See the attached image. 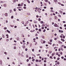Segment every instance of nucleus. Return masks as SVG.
Listing matches in <instances>:
<instances>
[{"label": "nucleus", "mask_w": 66, "mask_h": 66, "mask_svg": "<svg viewBox=\"0 0 66 66\" xmlns=\"http://www.w3.org/2000/svg\"><path fill=\"white\" fill-rule=\"evenodd\" d=\"M36 62H38V60L36 59Z\"/></svg>", "instance_id": "obj_18"}, {"label": "nucleus", "mask_w": 66, "mask_h": 66, "mask_svg": "<svg viewBox=\"0 0 66 66\" xmlns=\"http://www.w3.org/2000/svg\"><path fill=\"white\" fill-rule=\"evenodd\" d=\"M23 24H24V22L23 21H22L21 22Z\"/></svg>", "instance_id": "obj_31"}, {"label": "nucleus", "mask_w": 66, "mask_h": 66, "mask_svg": "<svg viewBox=\"0 0 66 66\" xmlns=\"http://www.w3.org/2000/svg\"><path fill=\"white\" fill-rule=\"evenodd\" d=\"M39 32H41V29L40 28L39 29Z\"/></svg>", "instance_id": "obj_14"}, {"label": "nucleus", "mask_w": 66, "mask_h": 66, "mask_svg": "<svg viewBox=\"0 0 66 66\" xmlns=\"http://www.w3.org/2000/svg\"><path fill=\"white\" fill-rule=\"evenodd\" d=\"M54 1H55V2H58V1L57 0H54Z\"/></svg>", "instance_id": "obj_16"}, {"label": "nucleus", "mask_w": 66, "mask_h": 66, "mask_svg": "<svg viewBox=\"0 0 66 66\" xmlns=\"http://www.w3.org/2000/svg\"><path fill=\"white\" fill-rule=\"evenodd\" d=\"M2 61H0V64H1V65L2 64Z\"/></svg>", "instance_id": "obj_7"}, {"label": "nucleus", "mask_w": 66, "mask_h": 66, "mask_svg": "<svg viewBox=\"0 0 66 66\" xmlns=\"http://www.w3.org/2000/svg\"><path fill=\"white\" fill-rule=\"evenodd\" d=\"M60 29H62V27H60Z\"/></svg>", "instance_id": "obj_61"}, {"label": "nucleus", "mask_w": 66, "mask_h": 66, "mask_svg": "<svg viewBox=\"0 0 66 66\" xmlns=\"http://www.w3.org/2000/svg\"><path fill=\"white\" fill-rule=\"evenodd\" d=\"M32 45V43L30 44V47H31Z\"/></svg>", "instance_id": "obj_36"}, {"label": "nucleus", "mask_w": 66, "mask_h": 66, "mask_svg": "<svg viewBox=\"0 0 66 66\" xmlns=\"http://www.w3.org/2000/svg\"><path fill=\"white\" fill-rule=\"evenodd\" d=\"M57 3L59 4H60V5H61V3L60 2H58Z\"/></svg>", "instance_id": "obj_28"}, {"label": "nucleus", "mask_w": 66, "mask_h": 66, "mask_svg": "<svg viewBox=\"0 0 66 66\" xmlns=\"http://www.w3.org/2000/svg\"><path fill=\"white\" fill-rule=\"evenodd\" d=\"M7 32H8V33H11V32H10V31L9 30H7Z\"/></svg>", "instance_id": "obj_2"}, {"label": "nucleus", "mask_w": 66, "mask_h": 66, "mask_svg": "<svg viewBox=\"0 0 66 66\" xmlns=\"http://www.w3.org/2000/svg\"><path fill=\"white\" fill-rule=\"evenodd\" d=\"M46 31V30L45 29H44L43 31V32H45Z\"/></svg>", "instance_id": "obj_30"}, {"label": "nucleus", "mask_w": 66, "mask_h": 66, "mask_svg": "<svg viewBox=\"0 0 66 66\" xmlns=\"http://www.w3.org/2000/svg\"><path fill=\"white\" fill-rule=\"evenodd\" d=\"M32 51L33 52H34V49H32Z\"/></svg>", "instance_id": "obj_42"}, {"label": "nucleus", "mask_w": 66, "mask_h": 66, "mask_svg": "<svg viewBox=\"0 0 66 66\" xmlns=\"http://www.w3.org/2000/svg\"><path fill=\"white\" fill-rule=\"evenodd\" d=\"M14 49H16V47L15 46H14Z\"/></svg>", "instance_id": "obj_20"}, {"label": "nucleus", "mask_w": 66, "mask_h": 66, "mask_svg": "<svg viewBox=\"0 0 66 66\" xmlns=\"http://www.w3.org/2000/svg\"><path fill=\"white\" fill-rule=\"evenodd\" d=\"M42 37L43 38H45V37H44V36H42Z\"/></svg>", "instance_id": "obj_41"}, {"label": "nucleus", "mask_w": 66, "mask_h": 66, "mask_svg": "<svg viewBox=\"0 0 66 66\" xmlns=\"http://www.w3.org/2000/svg\"><path fill=\"white\" fill-rule=\"evenodd\" d=\"M60 37H61V38H63V36H60Z\"/></svg>", "instance_id": "obj_52"}, {"label": "nucleus", "mask_w": 66, "mask_h": 66, "mask_svg": "<svg viewBox=\"0 0 66 66\" xmlns=\"http://www.w3.org/2000/svg\"><path fill=\"white\" fill-rule=\"evenodd\" d=\"M63 47H64V48H66V46L64 45Z\"/></svg>", "instance_id": "obj_57"}, {"label": "nucleus", "mask_w": 66, "mask_h": 66, "mask_svg": "<svg viewBox=\"0 0 66 66\" xmlns=\"http://www.w3.org/2000/svg\"><path fill=\"white\" fill-rule=\"evenodd\" d=\"M64 61H66V59L65 58H64Z\"/></svg>", "instance_id": "obj_63"}, {"label": "nucleus", "mask_w": 66, "mask_h": 66, "mask_svg": "<svg viewBox=\"0 0 66 66\" xmlns=\"http://www.w3.org/2000/svg\"><path fill=\"white\" fill-rule=\"evenodd\" d=\"M13 10L14 11V12H15L16 11V9L14 8L13 9Z\"/></svg>", "instance_id": "obj_34"}, {"label": "nucleus", "mask_w": 66, "mask_h": 66, "mask_svg": "<svg viewBox=\"0 0 66 66\" xmlns=\"http://www.w3.org/2000/svg\"><path fill=\"white\" fill-rule=\"evenodd\" d=\"M18 6H21V5H20V4H18Z\"/></svg>", "instance_id": "obj_8"}, {"label": "nucleus", "mask_w": 66, "mask_h": 66, "mask_svg": "<svg viewBox=\"0 0 66 66\" xmlns=\"http://www.w3.org/2000/svg\"><path fill=\"white\" fill-rule=\"evenodd\" d=\"M14 28H17V26H15L14 27Z\"/></svg>", "instance_id": "obj_64"}, {"label": "nucleus", "mask_w": 66, "mask_h": 66, "mask_svg": "<svg viewBox=\"0 0 66 66\" xmlns=\"http://www.w3.org/2000/svg\"><path fill=\"white\" fill-rule=\"evenodd\" d=\"M35 36H37V34H36V35H35Z\"/></svg>", "instance_id": "obj_62"}, {"label": "nucleus", "mask_w": 66, "mask_h": 66, "mask_svg": "<svg viewBox=\"0 0 66 66\" xmlns=\"http://www.w3.org/2000/svg\"><path fill=\"white\" fill-rule=\"evenodd\" d=\"M27 14L28 15H30V13H27Z\"/></svg>", "instance_id": "obj_13"}, {"label": "nucleus", "mask_w": 66, "mask_h": 66, "mask_svg": "<svg viewBox=\"0 0 66 66\" xmlns=\"http://www.w3.org/2000/svg\"><path fill=\"white\" fill-rule=\"evenodd\" d=\"M46 62H47V61L46 60L44 61V63H46Z\"/></svg>", "instance_id": "obj_43"}, {"label": "nucleus", "mask_w": 66, "mask_h": 66, "mask_svg": "<svg viewBox=\"0 0 66 66\" xmlns=\"http://www.w3.org/2000/svg\"><path fill=\"white\" fill-rule=\"evenodd\" d=\"M16 1V0H13V2H15Z\"/></svg>", "instance_id": "obj_59"}, {"label": "nucleus", "mask_w": 66, "mask_h": 66, "mask_svg": "<svg viewBox=\"0 0 66 66\" xmlns=\"http://www.w3.org/2000/svg\"><path fill=\"white\" fill-rule=\"evenodd\" d=\"M56 18H57V17L55 16V19H56Z\"/></svg>", "instance_id": "obj_33"}, {"label": "nucleus", "mask_w": 66, "mask_h": 66, "mask_svg": "<svg viewBox=\"0 0 66 66\" xmlns=\"http://www.w3.org/2000/svg\"><path fill=\"white\" fill-rule=\"evenodd\" d=\"M60 13H61V14H62V13H63V11H60Z\"/></svg>", "instance_id": "obj_51"}, {"label": "nucleus", "mask_w": 66, "mask_h": 66, "mask_svg": "<svg viewBox=\"0 0 66 66\" xmlns=\"http://www.w3.org/2000/svg\"><path fill=\"white\" fill-rule=\"evenodd\" d=\"M65 38V36H63V38Z\"/></svg>", "instance_id": "obj_40"}, {"label": "nucleus", "mask_w": 66, "mask_h": 66, "mask_svg": "<svg viewBox=\"0 0 66 66\" xmlns=\"http://www.w3.org/2000/svg\"><path fill=\"white\" fill-rule=\"evenodd\" d=\"M58 16H59V17H61V15L60 14L58 15Z\"/></svg>", "instance_id": "obj_17"}, {"label": "nucleus", "mask_w": 66, "mask_h": 66, "mask_svg": "<svg viewBox=\"0 0 66 66\" xmlns=\"http://www.w3.org/2000/svg\"><path fill=\"white\" fill-rule=\"evenodd\" d=\"M14 18V16H12L11 17V19H13V18Z\"/></svg>", "instance_id": "obj_24"}, {"label": "nucleus", "mask_w": 66, "mask_h": 66, "mask_svg": "<svg viewBox=\"0 0 66 66\" xmlns=\"http://www.w3.org/2000/svg\"><path fill=\"white\" fill-rule=\"evenodd\" d=\"M59 54V53H58V52H57L56 53V55H58Z\"/></svg>", "instance_id": "obj_45"}, {"label": "nucleus", "mask_w": 66, "mask_h": 66, "mask_svg": "<svg viewBox=\"0 0 66 66\" xmlns=\"http://www.w3.org/2000/svg\"><path fill=\"white\" fill-rule=\"evenodd\" d=\"M63 23H65V22H66L65 21H63Z\"/></svg>", "instance_id": "obj_60"}, {"label": "nucleus", "mask_w": 66, "mask_h": 66, "mask_svg": "<svg viewBox=\"0 0 66 66\" xmlns=\"http://www.w3.org/2000/svg\"><path fill=\"white\" fill-rule=\"evenodd\" d=\"M56 23H55L54 24V26L55 27H56Z\"/></svg>", "instance_id": "obj_5"}, {"label": "nucleus", "mask_w": 66, "mask_h": 66, "mask_svg": "<svg viewBox=\"0 0 66 66\" xmlns=\"http://www.w3.org/2000/svg\"><path fill=\"white\" fill-rule=\"evenodd\" d=\"M63 15H65V12H63Z\"/></svg>", "instance_id": "obj_56"}, {"label": "nucleus", "mask_w": 66, "mask_h": 66, "mask_svg": "<svg viewBox=\"0 0 66 66\" xmlns=\"http://www.w3.org/2000/svg\"><path fill=\"white\" fill-rule=\"evenodd\" d=\"M50 42H51V43H52V39H51L50 40Z\"/></svg>", "instance_id": "obj_21"}, {"label": "nucleus", "mask_w": 66, "mask_h": 66, "mask_svg": "<svg viewBox=\"0 0 66 66\" xmlns=\"http://www.w3.org/2000/svg\"><path fill=\"white\" fill-rule=\"evenodd\" d=\"M45 43H46V41H44L43 42V44H45Z\"/></svg>", "instance_id": "obj_32"}, {"label": "nucleus", "mask_w": 66, "mask_h": 66, "mask_svg": "<svg viewBox=\"0 0 66 66\" xmlns=\"http://www.w3.org/2000/svg\"><path fill=\"white\" fill-rule=\"evenodd\" d=\"M38 20L39 21H40V20H41V19H40V18H39V19H38Z\"/></svg>", "instance_id": "obj_12"}, {"label": "nucleus", "mask_w": 66, "mask_h": 66, "mask_svg": "<svg viewBox=\"0 0 66 66\" xmlns=\"http://www.w3.org/2000/svg\"><path fill=\"white\" fill-rule=\"evenodd\" d=\"M40 22V23H44V22H43V21H42Z\"/></svg>", "instance_id": "obj_11"}, {"label": "nucleus", "mask_w": 66, "mask_h": 66, "mask_svg": "<svg viewBox=\"0 0 66 66\" xmlns=\"http://www.w3.org/2000/svg\"><path fill=\"white\" fill-rule=\"evenodd\" d=\"M50 59H53L52 56H50Z\"/></svg>", "instance_id": "obj_25"}, {"label": "nucleus", "mask_w": 66, "mask_h": 66, "mask_svg": "<svg viewBox=\"0 0 66 66\" xmlns=\"http://www.w3.org/2000/svg\"><path fill=\"white\" fill-rule=\"evenodd\" d=\"M12 64H14V65H15V62H13Z\"/></svg>", "instance_id": "obj_39"}, {"label": "nucleus", "mask_w": 66, "mask_h": 66, "mask_svg": "<svg viewBox=\"0 0 66 66\" xmlns=\"http://www.w3.org/2000/svg\"><path fill=\"white\" fill-rule=\"evenodd\" d=\"M4 54H7V53H6V52H4Z\"/></svg>", "instance_id": "obj_46"}, {"label": "nucleus", "mask_w": 66, "mask_h": 66, "mask_svg": "<svg viewBox=\"0 0 66 66\" xmlns=\"http://www.w3.org/2000/svg\"><path fill=\"white\" fill-rule=\"evenodd\" d=\"M28 23H29V21H27L26 22V24H28Z\"/></svg>", "instance_id": "obj_29"}, {"label": "nucleus", "mask_w": 66, "mask_h": 66, "mask_svg": "<svg viewBox=\"0 0 66 66\" xmlns=\"http://www.w3.org/2000/svg\"><path fill=\"white\" fill-rule=\"evenodd\" d=\"M2 37L3 38H4L5 37H4V35L2 34Z\"/></svg>", "instance_id": "obj_15"}, {"label": "nucleus", "mask_w": 66, "mask_h": 66, "mask_svg": "<svg viewBox=\"0 0 66 66\" xmlns=\"http://www.w3.org/2000/svg\"><path fill=\"white\" fill-rule=\"evenodd\" d=\"M38 62H39V63H40V62H41V60H39V61H38Z\"/></svg>", "instance_id": "obj_53"}, {"label": "nucleus", "mask_w": 66, "mask_h": 66, "mask_svg": "<svg viewBox=\"0 0 66 66\" xmlns=\"http://www.w3.org/2000/svg\"><path fill=\"white\" fill-rule=\"evenodd\" d=\"M29 59H27L26 60V61L28 62H29Z\"/></svg>", "instance_id": "obj_54"}, {"label": "nucleus", "mask_w": 66, "mask_h": 66, "mask_svg": "<svg viewBox=\"0 0 66 66\" xmlns=\"http://www.w3.org/2000/svg\"><path fill=\"white\" fill-rule=\"evenodd\" d=\"M54 53H53L52 54V55H53V56L54 55Z\"/></svg>", "instance_id": "obj_38"}, {"label": "nucleus", "mask_w": 66, "mask_h": 66, "mask_svg": "<svg viewBox=\"0 0 66 66\" xmlns=\"http://www.w3.org/2000/svg\"><path fill=\"white\" fill-rule=\"evenodd\" d=\"M61 40H62V42H63L65 41V40H64V39H61Z\"/></svg>", "instance_id": "obj_3"}, {"label": "nucleus", "mask_w": 66, "mask_h": 66, "mask_svg": "<svg viewBox=\"0 0 66 66\" xmlns=\"http://www.w3.org/2000/svg\"><path fill=\"white\" fill-rule=\"evenodd\" d=\"M27 1L28 3H30V2L29 1V0H27Z\"/></svg>", "instance_id": "obj_4"}, {"label": "nucleus", "mask_w": 66, "mask_h": 66, "mask_svg": "<svg viewBox=\"0 0 66 66\" xmlns=\"http://www.w3.org/2000/svg\"><path fill=\"white\" fill-rule=\"evenodd\" d=\"M53 7H51L50 8L51 10H53Z\"/></svg>", "instance_id": "obj_35"}, {"label": "nucleus", "mask_w": 66, "mask_h": 66, "mask_svg": "<svg viewBox=\"0 0 66 66\" xmlns=\"http://www.w3.org/2000/svg\"><path fill=\"white\" fill-rule=\"evenodd\" d=\"M6 40L7 42H9V40L8 39H7Z\"/></svg>", "instance_id": "obj_37"}, {"label": "nucleus", "mask_w": 66, "mask_h": 66, "mask_svg": "<svg viewBox=\"0 0 66 66\" xmlns=\"http://www.w3.org/2000/svg\"><path fill=\"white\" fill-rule=\"evenodd\" d=\"M4 15L5 16H6V17H7V13H5V14Z\"/></svg>", "instance_id": "obj_1"}, {"label": "nucleus", "mask_w": 66, "mask_h": 66, "mask_svg": "<svg viewBox=\"0 0 66 66\" xmlns=\"http://www.w3.org/2000/svg\"><path fill=\"white\" fill-rule=\"evenodd\" d=\"M59 32H60V33H61V30H59Z\"/></svg>", "instance_id": "obj_50"}, {"label": "nucleus", "mask_w": 66, "mask_h": 66, "mask_svg": "<svg viewBox=\"0 0 66 66\" xmlns=\"http://www.w3.org/2000/svg\"><path fill=\"white\" fill-rule=\"evenodd\" d=\"M52 52V51H49V53H51Z\"/></svg>", "instance_id": "obj_23"}, {"label": "nucleus", "mask_w": 66, "mask_h": 66, "mask_svg": "<svg viewBox=\"0 0 66 66\" xmlns=\"http://www.w3.org/2000/svg\"><path fill=\"white\" fill-rule=\"evenodd\" d=\"M23 8L24 9H26V7H23Z\"/></svg>", "instance_id": "obj_47"}, {"label": "nucleus", "mask_w": 66, "mask_h": 66, "mask_svg": "<svg viewBox=\"0 0 66 66\" xmlns=\"http://www.w3.org/2000/svg\"><path fill=\"white\" fill-rule=\"evenodd\" d=\"M4 7H6V4H4Z\"/></svg>", "instance_id": "obj_6"}, {"label": "nucleus", "mask_w": 66, "mask_h": 66, "mask_svg": "<svg viewBox=\"0 0 66 66\" xmlns=\"http://www.w3.org/2000/svg\"><path fill=\"white\" fill-rule=\"evenodd\" d=\"M61 58L62 59H64V57L63 56H62L61 57Z\"/></svg>", "instance_id": "obj_44"}, {"label": "nucleus", "mask_w": 66, "mask_h": 66, "mask_svg": "<svg viewBox=\"0 0 66 66\" xmlns=\"http://www.w3.org/2000/svg\"><path fill=\"white\" fill-rule=\"evenodd\" d=\"M57 64L58 65H59V64H60V62H57Z\"/></svg>", "instance_id": "obj_27"}, {"label": "nucleus", "mask_w": 66, "mask_h": 66, "mask_svg": "<svg viewBox=\"0 0 66 66\" xmlns=\"http://www.w3.org/2000/svg\"><path fill=\"white\" fill-rule=\"evenodd\" d=\"M44 9H46L47 8V7L46 6L44 7Z\"/></svg>", "instance_id": "obj_48"}, {"label": "nucleus", "mask_w": 66, "mask_h": 66, "mask_svg": "<svg viewBox=\"0 0 66 66\" xmlns=\"http://www.w3.org/2000/svg\"><path fill=\"white\" fill-rule=\"evenodd\" d=\"M26 57L27 58L28 57H29V56H28V55H27L26 56Z\"/></svg>", "instance_id": "obj_22"}, {"label": "nucleus", "mask_w": 66, "mask_h": 66, "mask_svg": "<svg viewBox=\"0 0 66 66\" xmlns=\"http://www.w3.org/2000/svg\"><path fill=\"white\" fill-rule=\"evenodd\" d=\"M7 29V28L6 27H5L4 28V30H6Z\"/></svg>", "instance_id": "obj_19"}, {"label": "nucleus", "mask_w": 66, "mask_h": 66, "mask_svg": "<svg viewBox=\"0 0 66 66\" xmlns=\"http://www.w3.org/2000/svg\"><path fill=\"white\" fill-rule=\"evenodd\" d=\"M45 2H48V0H45Z\"/></svg>", "instance_id": "obj_10"}, {"label": "nucleus", "mask_w": 66, "mask_h": 66, "mask_svg": "<svg viewBox=\"0 0 66 66\" xmlns=\"http://www.w3.org/2000/svg\"><path fill=\"white\" fill-rule=\"evenodd\" d=\"M23 49H24L25 48V46L24 45L23 46Z\"/></svg>", "instance_id": "obj_9"}, {"label": "nucleus", "mask_w": 66, "mask_h": 66, "mask_svg": "<svg viewBox=\"0 0 66 66\" xmlns=\"http://www.w3.org/2000/svg\"><path fill=\"white\" fill-rule=\"evenodd\" d=\"M57 40V38H54V40Z\"/></svg>", "instance_id": "obj_58"}, {"label": "nucleus", "mask_w": 66, "mask_h": 66, "mask_svg": "<svg viewBox=\"0 0 66 66\" xmlns=\"http://www.w3.org/2000/svg\"><path fill=\"white\" fill-rule=\"evenodd\" d=\"M56 27H59V26L57 24H56Z\"/></svg>", "instance_id": "obj_55"}, {"label": "nucleus", "mask_w": 66, "mask_h": 66, "mask_svg": "<svg viewBox=\"0 0 66 66\" xmlns=\"http://www.w3.org/2000/svg\"><path fill=\"white\" fill-rule=\"evenodd\" d=\"M60 59V57H58L57 58V60H58V61H59V60Z\"/></svg>", "instance_id": "obj_26"}, {"label": "nucleus", "mask_w": 66, "mask_h": 66, "mask_svg": "<svg viewBox=\"0 0 66 66\" xmlns=\"http://www.w3.org/2000/svg\"><path fill=\"white\" fill-rule=\"evenodd\" d=\"M25 51H28V49L27 48H26Z\"/></svg>", "instance_id": "obj_49"}]
</instances>
